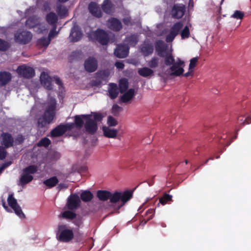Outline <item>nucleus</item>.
Here are the masks:
<instances>
[{
	"label": "nucleus",
	"mask_w": 251,
	"mask_h": 251,
	"mask_svg": "<svg viewBox=\"0 0 251 251\" xmlns=\"http://www.w3.org/2000/svg\"><path fill=\"white\" fill-rule=\"evenodd\" d=\"M108 27L112 30L117 31L122 28L121 22L117 19L111 18L108 22Z\"/></svg>",
	"instance_id": "obj_24"
},
{
	"label": "nucleus",
	"mask_w": 251,
	"mask_h": 251,
	"mask_svg": "<svg viewBox=\"0 0 251 251\" xmlns=\"http://www.w3.org/2000/svg\"><path fill=\"white\" fill-rule=\"evenodd\" d=\"M138 74L143 77L151 76L153 75L154 72L148 67H144L138 70Z\"/></svg>",
	"instance_id": "obj_28"
},
{
	"label": "nucleus",
	"mask_w": 251,
	"mask_h": 251,
	"mask_svg": "<svg viewBox=\"0 0 251 251\" xmlns=\"http://www.w3.org/2000/svg\"><path fill=\"white\" fill-rule=\"evenodd\" d=\"M40 81L42 85L46 89L51 90L52 87V81H53L60 87L62 86V83L58 77H54L53 80L45 72H42L40 75Z\"/></svg>",
	"instance_id": "obj_9"
},
{
	"label": "nucleus",
	"mask_w": 251,
	"mask_h": 251,
	"mask_svg": "<svg viewBox=\"0 0 251 251\" xmlns=\"http://www.w3.org/2000/svg\"><path fill=\"white\" fill-rule=\"evenodd\" d=\"M56 26H54L53 28L50 30L48 38L50 40L54 37L56 36L58 33V31H56Z\"/></svg>",
	"instance_id": "obj_49"
},
{
	"label": "nucleus",
	"mask_w": 251,
	"mask_h": 251,
	"mask_svg": "<svg viewBox=\"0 0 251 251\" xmlns=\"http://www.w3.org/2000/svg\"><path fill=\"white\" fill-rule=\"evenodd\" d=\"M73 222L77 226H79L82 225L83 223L82 217L79 215L75 214V217L73 219Z\"/></svg>",
	"instance_id": "obj_45"
},
{
	"label": "nucleus",
	"mask_w": 251,
	"mask_h": 251,
	"mask_svg": "<svg viewBox=\"0 0 251 251\" xmlns=\"http://www.w3.org/2000/svg\"><path fill=\"white\" fill-rule=\"evenodd\" d=\"M159 63V60L156 57L152 58L150 61H149L148 64L151 68H156Z\"/></svg>",
	"instance_id": "obj_42"
},
{
	"label": "nucleus",
	"mask_w": 251,
	"mask_h": 251,
	"mask_svg": "<svg viewBox=\"0 0 251 251\" xmlns=\"http://www.w3.org/2000/svg\"><path fill=\"white\" fill-rule=\"evenodd\" d=\"M132 195V192L128 191L115 192L111 193L109 200L110 202L113 203H116L118 202H121V203L119 206V207H120L131 198Z\"/></svg>",
	"instance_id": "obj_8"
},
{
	"label": "nucleus",
	"mask_w": 251,
	"mask_h": 251,
	"mask_svg": "<svg viewBox=\"0 0 251 251\" xmlns=\"http://www.w3.org/2000/svg\"><path fill=\"white\" fill-rule=\"evenodd\" d=\"M46 18L47 22L50 25L55 24L58 20L57 16L52 12L48 13Z\"/></svg>",
	"instance_id": "obj_33"
},
{
	"label": "nucleus",
	"mask_w": 251,
	"mask_h": 251,
	"mask_svg": "<svg viewBox=\"0 0 251 251\" xmlns=\"http://www.w3.org/2000/svg\"><path fill=\"white\" fill-rule=\"evenodd\" d=\"M57 12L60 17L65 16L67 14V9L65 7L60 5L57 7Z\"/></svg>",
	"instance_id": "obj_41"
},
{
	"label": "nucleus",
	"mask_w": 251,
	"mask_h": 251,
	"mask_svg": "<svg viewBox=\"0 0 251 251\" xmlns=\"http://www.w3.org/2000/svg\"><path fill=\"white\" fill-rule=\"evenodd\" d=\"M110 196L111 192L107 191L99 190L97 192V197L102 201H105L109 199Z\"/></svg>",
	"instance_id": "obj_32"
},
{
	"label": "nucleus",
	"mask_w": 251,
	"mask_h": 251,
	"mask_svg": "<svg viewBox=\"0 0 251 251\" xmlns=\"http://www.w3.org/2000/svg\"><path fill=\"white\" fill-rule=\"evenodd\" d=\"M191 25L188 24L186 25L181 32V37L182 39L188 38L190 36L189 28L191 27Z\"/></svg>",
	"instance_id": "obj_36"
},
{
	"label": "nucleus",
	"mask_w": 251,
	"mask_h": 251,
	"mask_svg": "<svg viewBox=\"0 0 251 251\" xmlns=\"http://www.w3.org/2000/svg\"><path fill=\"white\" fill-rule=\"evenodd\" d=\"M137 36L133 35L130 37H127L126 39V42H127L130 46H135L137 43Z\"/></svg>",
	"instance_id": "obj_40"
},
{
	"label": "nucleus",
	"mask_w": 251,
	"mask_h": 251,
	"mask_svg": "<svg viewBox=\"0 0 251 251\" xmlns=\"http://www.w3.org/2000/svg\"><path fill=\"white\" fill-rule=\"evenodd\" d=\"M102 119V116L100 113H94L91 115H81L75 116V122L78 128L82 127L83 121H85V128L90 133H93L97 130V122Z\"/></svg>",
	"instance_id": "obj_2"
},
{
	"label": "nucleus",
	"mask_w": 251,
	"mask_h": 251,
	"mask_svg": "<svg viewBox=\"0 0 251 251\" xmlns=\"http://www.w3.org/2000/svg\"><path fill=\"white\" fill-rule=\"evenodd\" d=\"M1 143L5 147H9L12 145L13 140L11 136L8 133H3L1 135Z\"/></svg>",
	"instance_id": "obj_25"
},
{
	"label": "nucleus",
	"mask_w": 251,
	"mask_h": 251,
	"mask_svg": "<svg viewBox=\"0 0 251 251\" xmlns=\"http://www.w3.org/2000/svg\"><path fill=\"white\" fill-rule=\"evenodd\" d=\"M172 196L168 194H165L162 198L159 200V202L162 205H165L168 201L172 200Z\"/></svg>",
	"instance_id": "obj_44"
},
{
	"label": "nucleus",
	"mask_w": 251,
	"mask_h": 251,
	"mask_svg": "<svg viewBox=\"0 0 251 251\" xmlns=\"http://www.w3.org/2000/svg\"><path fill=\"white\" fill-rule=\"evenodd\" d=\"M58 0L59 1H61V2H65V1H67L68 0Z\"/></svg>",
	"instance_id": "obj_61"
},
{
	"label": "nucleus",
	"mask_w": 251,
	"mask_h": 251,
	"mask_svg": "<svg viewBox=\"0 0 251 251\" xmlns=\"http://www.w3.org/2000/svg\"><path fill=\"white\" fill-rule=\"evenodd\" d=\"M185 163H186V164H187V163H188V161H187V160H186V161H185Z\"/></svg>",
	"instance_id": "obj_62"
},
{
	"label": "nucleus",
	"mask_w": 251,
	"mask_h": 251,
	"mask_svg": "<svg viewBox=\"0 0 251 251\" xmlns=\"http://www.w3.org/2000/svg\"><path fill=\"white\" fill-rule=\"evenodd\" d=\"M167 47L163 41H159L156 43V50L158 54L165 57L164 62L166 65H172L166 74L171 75L180 76L184 72V62L179 58L175 59L171 53H167Z\"/></svg>",
	"instance_id": "obj_1"
},
{
	"label": "nucleus",
	"mask_w": 251,
	"mask_h": 251,
	"mask_svg": "<svg viewBox=\"0 0 251 251\" xmlns=\"http://www.w3.org/2000/svg\"><path fill=\"white\" fill-rule=\"evenodd\" d=\"M50 143V140L47 138H44L42 139L39 143L38 146L47 147Z\"/></svg>",
	"instance_id": "obj_48"
},
{
	"label": "nucleus",
	"mask_w": 251,
	"mask_h": 251,
	"mask_svg": "<svg viewBox=\"0 0 251 251\" xmlns=\"http://www.w3.org/2000/svg\"><path fill=\"white\" fill-rule=\"evenodd\" d=\"M123 21H124V23L127 25H128L130 23V18L128 17H126V18H125L123 20Z\"/></svg>",
	"instance_id": "obj_57"
},
{
	"label": "nucleus",
	"mask_w": 251,
	"mask_h": 251,
	"mask_svg": "<svg viewBox=\"0 0 251 251\" xmlns=\"http://www.w3.org/2000/svg\"><path fill=\"white\" fill-rule=\"evenodd\" d=\"M75 213L70 210H65L62 212L61 216L62 217L69 220H73L75 217Z\"/></svg>",
	"instance_id": "obj_35"
},
{
	"label": "nucleus",
	"mask_w": 251,
	"mask_h": 251,
	"mask_svg": "<svg viewBox=\"0 0 251 251\" xmlns=\"http://www.w3.org/2000/svg\"><path fill=\"white\" fill-rule=\"evenodd\" d=\"M82 36V33L80 30L78 26L75 25L72 28L69 39L71 42H75L79 41Z\"/></svg>",
	"instance_id": "obj_18"
},
{
	"label": "nucleus",
	"mask_w": 251,
	"mask_h": 251,
	"mask_svg": "<svg viewBox=\"0 0 251 251\" xmlns=\"http://www.w3.org/2000/svg\"><path fill=\"white\" fill-rule=\"evenodd\" d=\"M7 201L9 205L13 209L15 214L20 218H24L25 215L22 211L21 207L18 204L16 200L13 195H9Z\"/></svg>",
	"instance_id": "obj_12"
},
{
	"label": "nucleus",
	"mask_w": 251,
	"mask_h": 251,
	"mask_svg": "<svg viewBox=\"0 0 251 251\" xmlns=\"http://www.w3.org/2000/svg\"><path fill=\"white\" fill-rule=\"evenodd\" d=\"M103 11L107 13L111 14L113 12V6L108 0H105L102 5Z\"/></svg>",
	"instance_id": "obj_31"
},
{
	"label": "nucleus",
	"mask_w": 251,
	"mask_h": 251,
	"mask_svg": "<svg viewBox=\"0 0 251 251\" xmlns=\"http://www.w3.org/2000/svg\"><path fill=\"white\" fill-rule=\"evenodd\" d=\"M238 121L241 124H242L243 125V122L244 121V120H243L242 119H238Z\"/></svg>",
	"instance_id": "obj_59"
},
{
	"label": "nucleus",
	"mask_w": 251,
	"mask_h": 251,
	"mask_svg": "<svg viewBox=\"0 0 251 251\" xmlns=\"http://www.w3.org/2000/svg\"><path fill=\"white\" fill-rule=\"evenodd\" d=\"M74 238L72 228L67 225H61L58 226L56 238L62 242H68Z\"/></svg>",
	"instance_id": "obj_5"
},
{
	"label": "nucleus",
	"mask_w": 251,
	"mask_h": 251,
	"mask_svg": "<svg viewBox=\"0 0 251 251\" xmlns=\"http://www.w3.org/2000/svg\"><path fill=\"white\" fill-rule=\"evenodd\" d=\"M11 164V161H9V162L4 163L1 166V167L0 168V174L3 171V170L4 169H5L8 166H9Z\"/></svg>",
	"instance_id": "obj_52"
},
{
	"label": "nucleus",
	"mask_w": 251,
	"mask_h": 251,
	"mask_svg": "<svg viewBox=\"0 0 251 251\" xmlns=\"http://www.w3.org/2000/svg\"><path fill=\"white\" fill-rule=\"evenodd\" d=\"M128 84L126 79H121L119 81V87L121 93L126 91L128 88Z\"/></svg>",
	"instance_id": "obj_37"
},
{
	"label": "nucleus",
	"mask_w": 251,
	"mask_h": 251,
	"mask_svg": "<svg viewBox=\"0 0 251 251\" xmlns=\"http://www.w3.org/2000/svg\"><path fill=\"white\" fill-rule=\"evenodd\" d=\"M52 160H57L60 157V154L57 152H53L52 153Z\"/></svg>",
	"instance_id": "obj_54"
},
{
	"label": "nucleus",
	"mask_w": 251,
	"mask_h": 251,
	"mask_svg": "<svg viewBox=\"0 0 251 251\" xmlns=\"http://www.w3.org/2000/svg\"><path fill=\"white\" fill-rule=\"evenodd\" d=\"M88 9L90 13L94 16L100 17L101 16L100 8L96 2H91L89 5Z\"/></svg>",
	"instance_id": "obj_21"
},
{
	"label": "nucleus",
	"mask_w": 251,
	"mask_h": 251,
	"mask_svg": "<svg viewBox=\"0 0 251 251\" xmlns=\"http://www.w3.org/2000/svg\"><path fill=\"white\" fill-rule=\"evenodd\" d=\"M15 40L20 43L26 44L32 38V34L26 31H18L15 35Z\"/></svg>",
	"instance_id": "obj_13"
},
{
	"label": "nucleus",
	"mask_w": 251,
	"mask_h": 251,
	"mask_svg": "<svg viewBox=\"0 0 251 251\" xmlns=\"http://www.w3.org/2000/svg\"><path fill=\"white\" fill-rule=\"evenodd\" d=\"M38 171V167L35 165H29L24 169L21 175L19 185L23 186L31 181L33 175Z\"/></svg>",
	"instance_id": "obj_6"
},
{
	"label": "nucleus",
	"mask_w": 251,
	"mask_h": 251,
	"mask_svg": "<svg viewBox=\"0 0 251 251\" xmlns=\"http://www.w3.org/2000/svg\"><path fill=\"white\" fill-rule=\"evenodd\" d=\"M153 50V46L149 43H145L141 48V51L145 56L151 54Z\"/></svg>",
	"instance_id": "obj_30"
},
{
	"label": "nucleus",
	"mask_w": 251,
	"mask_h": 251,
	"mask_svg": "<svg viewBox=\"0 0 251 251\" xmlns=\"http://www.w3.org/2000/svg\"><path fill=\"white\" fill-rule=\"evenodd\" d=\"M58 180L56 176L51 177L44 181L43 183L48 188H51L56 185Z\"/></svg>",
	"instance_id": "obj_34"
},
{
	"label": "nucleus",
	"mask_w": 251,
	"mask_h": 251,
	"mask_svg": "<svg viewBox=\"0 0 251 251\" xmlns=\"http://www.w3.org/2000/svg\"><path fill=\"white\" fill-rule=\"evenodd\" d=\"M182 27V23L178 22L174 24L169 30L166 31V41L167 42H172L175 37L178 34Z\"/></svg>",
	"instance_id": "obj_10"
},
{
	"label": "nucleus",
	"mask_w": 251,
	"mask_h": 251,
	"mask_svg": "<svg viewBox=\"0 0 251 251\" xmlns=\"http://www.w3.org/2000/svg\"><path fill=\"white\" fill-rule=\"evenodd\" d=\"M129 47L126 45H121L118 46L115 50V55L119 58H125L128 53Z\"/></svg>",
	"instance_id": "obj_19"
},
{
	"label": "nucleus",
	"mask_w": 251,
	"mask_h": 251,
	"mask_svg": "<svg viewBox=\"0 0 251 251\" xmlns=\"http://www.w3.org/2000/svg\"><path fill=\"white\" fill-rule=\"evenodd\" d=\"M80 203V200L78 196L75 194L71 195L68 198L66 207L69 210H74L77 208Z\"/></svg>",
	"instance_id": "obj_14"
},
{
	"label": "nucleus",
	"mask_w": 251,
	"mask_h": 251,
	"mask_svg": "<svg viewBox=\"0 0 251 251\" xmlns=\"http://www.w3.org/2000/svg\"><path fill=\"white\" fill-rule=\"evenodd\" d=\"M87 34L90 39L92 41H98L102 45H106L110 41L113 42V40L111 39V37H113V34L110 32L107 33L101 29L91 31L90 33H87Z\"/></svg>",
	"instance_id": "obj_4"
},
{
	"label": "nucleus",
	"mask_w": 251,
	"mask_h": 251,
	"mask_svg": "<svg viewBox=\"0 0 251 251\" xmlns=\"http://www.w3.org/2000/svg\"><path fill=\"white\" fill-rule=\"evenodd\" d=\"M7 201L9 205L13 209L15 214L20 218H24L25 215L22 211L21 207L18 204L16 200L13 195H9Z\"/></svg>",
	"instance_id": "obj_11"
},
{
	"label": "nucleus",
	"mask_w": 251,
	"mask_h": 251,
	"mask_svg": "<svg viewBox=\"0 0 251 251\" xmlns=\"http://www.w3.org/2000/svg\"><path fill=\"white\" fill-rule=\"evenodd\" d=\"M84 67L87 72H93L97 68V61L93 57H89L84 62Z\"/></svg>",
	"instance_id": "obj_17"
},
{
	"label": "nucleus",
	"mask_w": 251,
	"mask_h": 251,
	"mask_svg": "<svg viewBox=\"0 0 251 251\" xmlns=\"http://www.w3.org/2000/svg\"><path fill=\"white\" fill-rule=\"evenodd\" d=\"M134 90L130 89L126 91L121 97V100L123 102H126L130 100L134 95Z\"/></svg>",
	"instance_id": "obj_26"
},
{
	"label": "nucleus",
	"mask_w": 251,
	"mask_h": 251,
	"mask_svg": "<svg viewBox=\"0 0 251 251\" xmlns=\"http://www.w3.org/2000/svg\"><path fill=\"white\" fill-rule=\"evenodd\" d=\"M11 74L8 72H0V86L7 84L11 79Z\"/></svg>",
	"instance_id": "obj_27"
},
{
	"label": "nucleus",
	"mask_w": 251,
	"mask_h": 251,
	"mask_svg": "<svg viewBox=\"0 0 251 251\" xmlns=\"http://www.w3.org/2000/svg\"><path fill=\"white\" fill-rule=\"evenodd\" d=\"M56 103L55 99L50 98L44 104L45 111L44 115L38 120L39 126H44L47 124L50 123L55 115Z\"/></svg>",
	"instance_id": "obj_3"
},
{
	"label": "nucleus",
	"mask_w": 251,
	"mask_h": 251,
	"mask_svg": "<svg viewBox=\"0 0 251 251\" xmlns=\"http://www.w3.org/2000/svg\"><path fill=\"white\" fill-rule=\"evenodd\" d=\"M73 126V124H67L66 125H60L52 131L51 133V136L53 137L59 136L64 134L67 130L72 129Z\"/></svg>",
	"instance_id": "obj_16"
},
{
	"label": "nucleus",
	"mask_w": 251,
	"mask_h": 251,
	"mask_svg": "<svg viewBox=\"0 0 251 251\" xmlns=\"http://www.w3.org/2000/svg\"><path fill=\"white\" fill-rule=\"evenodd\" d=\"M104 135L108 138H115L118 133V130L115 128H112L108 126L102 127Z\"/></svg>",
	"instance_id": "obj_22"
},
{
	"label": "nucleus",
	"mask_w": 251,
	"mask_h": 251,
	"mask_svg": "<svg viewBox=\"0 0 251 251\" xmlns=\"http://www.w3.org/2000/svg\"><path fill=\"white\" fill-rule=\"evenodd\" d=\"M122 108L117 104H114L112 109V113L117 115L121 111Z\"/></svg>",
	"instance_id": "obj_50"
},
{
	"label": "nucleus",
	"mask_w": 251,
	"mask_h": 251,
	"mask_svg": "<svg viewBox=\"0 0 251 251\" xmlns=\"http://www.w3.org/2000/svg\"><path fill=\"white\" fill-rule=\"evenodd\" d=\"M80 197L83 201L86 202L92 200L93 195L90 192L86 191L81 193Z\"/></svg>",
	"instance_id": "obj_38"
},
{
	"label": "nucleus",
	"mask_w": 251,
	"mask_h": 251,
	"mask_svg": "<svg viewBox=\"0 0 251 251\" xmlns=\"http://www.w3.org/2000/svg\"><path fill=\"white\" fill-rule=\"evenodd\" d=\"M50 40L49 38H42L37 41V44L42 47L46 48L50 43Z\"/></svg>",
	"instance_id": "obj_39"
},
{
	"label": "nucleus",
	"mask_w": 251,
	"mask_h": 251,
	"mask_svg": "<svg viewBox=\"0 0 251 251\" xmlns=\"http://www.w3.org/2000/svg\"><path fill=\"white\" fill-rule=\"evenodd\" d=\"M6 155V152L3 147H0V159H3Z\"/></svg>",
	"instance_id": "obj_51"
},
{
	"label": "nucleus",
	"mask_w": 251,
	"mask_h": 251,
	"mask_svg": "<svg viewBox=\"0 0 251 251\" xmlns=\"http://www.w3.org/2000/svg\"><path fill=\"white\" fill-rule=\"evenodd\" d=\"M251 123V118L250 117H247L246 120H244V121L243 123V125H249Z\"/></svg>",
	"instance_id": "obj_56"
},
{
	"label": "nucleus",
	"mask_w": 251,
	"mask_h": 251,
	"mask_svg": "<svg viewBox=\"0 0 251 251\" xmlns=\"http://www.w3.org/2000/svg\"><path fill=\"white\" fill-rule=\"evenodd\" d=\"M154 210L153 209H149L147 211V215H150L149 217L148 218V220H149L151 219L152 218L153 215L154 214Z\"/></svg>",
	"instance_id": "obj_53"
},
{
	"label": "nucleus",
	"mask_w": 251,
	"mask_h": 251,
	"mask_svg": "<svg viewBox=\"0 0 251 251\" xmlns=\"http://www.w3.org/2000/svg\"><path fill=\"white\" fill-rule=\"evenodd\" d=\"M26 26L28 28H33L38 33H45L48 31V25L44 23H41L39 18L36 17H30L26 22Z\"/></svg>",
	"instance_id": "obj_7"
},
{
	"label": "nucleus",
	"mask_w": 251,
	"mask_h": 251,
	"mask_svg": "<svg viewBox=\"0 0 251 251\" xmlns=\"http://www.w3.org/2000/svg\"><path fill=\"white\" fill-rule=\"evenodd\" d=\"M107 124L110 126H114L118 124V122L113 117L110 116L107 119Z\"/></svg>",
	"instance_id": "obj_47"
},
{
	"label": "nucleus",
	"mask_w": 251,
	"mask_h": 251,
	"mask_svg": "<svg viewBox=\"0 0 251 251\" xmlns=\"http://www.w3.org/2000/svg\"><path fill=\"white\" fill-rule=\"evenodd\" d=\"M244 14L242 11L236 10L231 15V17L236 19L241 20L243 18Z\"/></svg>",
	"instance_id": "obj_43"
},
{
	"label": "nucleus",
	"mask_w": 251,
	"mask_h": 251,
	"mask_svg": "<svg viewBox=\"0 0 251 251\" xmlns=\"http://www.w3.org/2000/svg\"><path fill=\"white\" fill-rule=\"evenodd\" d=\"M185 8L183 5H175L172 11L173 17L178 19L182 17L184 13Z\"/></svg>",
	"instance_id": "obj_20"
},
{
	"label": "nucleus",
	"mask_w": 251,
	"mask_h": 251,
	"mask_svg": "<svg viewBox=\"0 0 251 251\" xmlns=\"http://www.w3.org/2000/svg\"><path fill=\"white\" fill-rule=\"evenodd\" d=\"M198 61V57H196L190 60L189 66V70L188 72L183 74V76L185 77L192 76L193 75L194 69L196 67Z\"/></svg>",
	"instance_id": "obj_23"
},
{
	"label": "nucleus",
	"mask_w": 251,
	"mask_h": 251,
	"mask_svg": "<svg viewBox=\"0 0 251 251\" xmlns=\"http://www.w3.org/2000/svg\"><path fill=\"white\" fill-rule=\"evenodd\" d=\"M109 95L111 99H115L118 94V89L116 84L111 83L109 85Z\"/></svg>",
	"instance_id": "obj_29"
},
{
	"label": "nucleus",
	"mask_w": 251,
	"mask_h": 251,
	"mask_svg": "<svg viewBox=\"0 0 251 251\" xmlns=\"http://www.w3.org/2000/svg\"><path fill=\"white\" fill-rule=\"evenodd\" d=\"M9 47V44L5 41L0 39V50H6Z\"/></svg>",
	"instance_id": "obj_46"
},
{
	"label": "nucleus",
	"mask_w": 251,
	"mask_h": 251,
	"mask_svg": "<svg viewBox=\"0 0 251 251\" xmlns=\"http://www.w3.org/2000/svg\"><path fill=\"white\" fill-rule=\"evenodd\" d=\"M116 67L120 69H122L124 68V65L123 62H117L115 63Z\"/></svg>",
	"instance_id": "obj_55"
},
{
	"label": "nucleus",
	"mask_w": 251,
	"mask_h": 251,
	"mask_svg": "<svg viewBox=\"0 0 251 251\" xmlns=\"http://www.w3.org/2000/svg\"><path fill=\"white\" fill-rule=\"evenodd\" d=\"M2 205H3V207H4V208L7 210V211H8V207H7V206H5V203H4V202H3V203Z\"/></svg>",
	"instance_id": "obj_60"
},
{
	"label": "nucleus",
	"mask_w": 251,
	"mask_h": 251,
	"mask_svg": "<svg viewBox=\"0 0 251 251\" xmlns=\"http://www.w3.org/2000/svg\"><path fill=\"white\" fill-rule=\"evenodd\" d=\"M24 140V138L23 137V136L22 135H19L18 137H17V141H18V142L19 143L22 142Z\"/></svg>",
	"instance_id": "obj_58"
},
{
	"label": "nucleus",
	"mask_w": 251,
	"mask_h": 251,
	"mask_svg": "<svg viewBox=\"0 0 251 251\" xmlns=\"http://www.w3.org/2000/svg\"><path fill=\"white\" fill-rule=\"evenodd\" d=\"M17 73L21 76L29 78L34 75V71L32 68L25 65L19 66L17 69Z\"/></svg>",
	"instance_id": "obj_15"
}]
</instances>
